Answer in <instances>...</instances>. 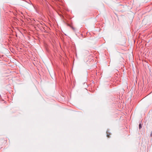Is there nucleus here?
<instances>
[{
  "mask_svg": "<svg viewBox=\"0 0 152 152\" xmlns=\"http://www.w3.org/2000/svg\"><path fill=\"white\" fill-rule=\"evenodd\" d=\"M150 136H151V137H152V132H151V133L150 134Z\"/></svg>",
  "mask_w": 152,
  "mask_h": 152,
  "instance_id": "5",
  "label": "nucleus"
},
{
  "mask_svg": "<svg viewBox=\"0 0 152 152\" xmlns=\"http://www.w3.org/2000/svg\"><path fill=\"white\" fill-rule=\"evenodd\" d=\"M62 17H63V16L62 15H61Z\"/></svg>",
  "mask_w": 152,
  "mask_h": 152,
  "instance_id": "7",
  "label": "nucleus"
},
{
  "mask_svg": "<svg viewBox=\"0 0 152 152\" xmlns=\"http://www.w3.org/2000/svg\"><path fill=\"white\" fill-rule=\"evenodd\" d=\"M141 122H140V123L139 124V129H141L142 128V125H141Z\"/></svg>",
  "mask_w": 152,
  "mask_h": 152,
  "instance_id": "2",
  "label": "nucleus"
},
{
  "mask_svg": "<svg viewBox=\"0 0 152 152\" xmlns=\"http://www.w3.org/2000/svg\"><path fill=\"white\" fill-rule=\"evenodd\" d=\"M28 3L29 4H32V3L30 1H29V2H28Z\"/></svg>",
  "mask_w": 152,
  "mask_h": 152,
  "instance_id": "3",
  "label": "nucleus"
},
{
  "mask_svg": "<svg viewBox=\"0 0 152 152\" xmlns=\"http://www.w3.org/2000/svg\"><path fill=\"white\" fill-rule=\"evenodd\" d=\"M57 8H58V9L59 8V7L58 6V7H57Z\"/></svg>",
  "mask_w": 152,
  "mask_h": 152,
  "instance_id": "6",
  "label": "nucleus"
},
{
  "mask_svg": "<svg viewBox=\"0 0 152 152\" xmlns=\"http://www.w3.org/2000/svg\"><path fill=\"white\" fill-rule=\"evenodd\" d=\"M107 133V136L108 138H109L110 137V133L108 131V130H107L106 132Z\"/></svg>",
  "mask_w": 152,
  "mask_h": 152,
  "instance_id": "1",
  "label": "nucleus"
},
{
  "mask_svg": "<svg viewBox=\"0 0 152 152\" xmlns=\"http://www.w3.org/2000/svg\"><path fill=\"white\" fill-rule=\"evenodd\" d=\"M58 14L60 16V17H61V16L60 14H59L58 12Z\"/></svg>",
  "mask_w": 152,
  "mask_h": 152,
  "instance_id": "4",
  "label": "nucleus"
}]
</instances>
